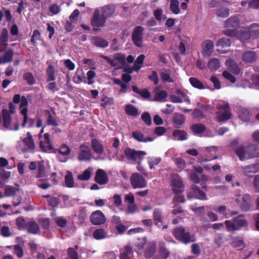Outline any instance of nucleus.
I'll use <instances>...</instances> for the list:
<instances>
[{
    "label": "nucleus",
    "mask_w": 259,
    "mask_h": 259,
    "mask_svg": "<svg viewBox=\"0 0 259 259\" xmlns=\"http://www.w3.org/2000/svg\"><path fill=\"white\" fill-rule=\"evenodd\" d=\"M235 154L241 161L259 156V147L254 144L246 146H239L235 150Z\"/></svg>",
    "instance_id": "1"
},
{
    "label": "nucleus",
    "mask_w": 259,
    "mask_h": 259,
    "mask_svg": "<svg viewBox=\"0 0 259 259\" xmlns=\"http://www.w3.org/2000/svg\"><path fill=\"white\" fill-rule=\"evenodd\" d=\"M228 232H234L240 230L248 226V221L245 215L239 214L235 217L232 221L226 220L224 222Z\"/></svg>",
    "instance_id": "2"
},
{
    "label": "nucleus",
    "mask_w": 259,
    "mask_h": 259,
    "mask_svg": "<svg viewBox=\"0 0 259 259\" xmlns=\"http://www.w3.org/2000/svg\"><path fill=\"white\" fill-rule=\"evenodd\" d=\"M172 234L178 241L184 244H188L196 241L195 235H191L184 227H179L174 229Z\"/></svg>",
    "instance_id": "3"
},
{
    "label": "nucleus",
    "mask_w": 259,
    "mask_h": 259,
    "mask_svg": "<svg viewBox=\"0 0 259 259\" xmlns=\"http://www.w3.org/2000/svg\"><path fill=\"white\" fill-rule=\"evenodd\" d=\"M240 21L237 17H231L228 19L225 23L226 29L224 33L229 36H234L237 34V29L239 27Z\"/></svg>",
    "instance_id": "4"
},
{
    "label": "nucleus",
    "mask_w": 259,
    "mask_h": 259,
    "mask_svg": "<svg viewBox=\"0 0 259 259\" xmlns=\"http://www.w3.org/2000/svg\"><path fill=\"white\" fill-rule=\"evenodd\" d=\"M236 196L238 198L235 199V201L239 205L240 208L242 211L248 212L253 209L251 196L249 194H244L242 197L240 194L237 195Z\"/></svg>",
    "instance_id": "5"
},
{
    "label": "nucleus",
    "mask_w": 259,
    "mask_h": 259,
    "mask_svg": "<svg viewBox=\"0 0 259 259\" xmlns=\"http://www.w3.org/2000/svg\"><path fill=\"white\" fill-rule=\"evenodd\" d=\"M216 108L218 110H223L224 112L218 111L216 113L217 119L219 122L226 121L231 118L232 114L230 112L231 109L228 103L220 104L217 105Z\"/></svg>",
    "instance_id": "6"
},
{
    "label": "nucleus",
    "mask_w": 259,
    "mask_h": 259,
    "mask_svg": "<svg viewBox=\"0 0 259 259\" xmlns=\"http://www.w3.org/2000/svg\"><path fill=\"white\" fill-rule=\"evenodd\" d=\"M125 157L128 160H133L137 162L138 160H142L146 154L143 151H137L134 149L129 147L126 148L123 152Z\"/></svg>",
    "instance_id": "7"
},
{
    "label": "nucleus",
    "mask_w": 259,
    "mask_h": 259,
    "mask_svg": "<svg viewBox=\"0 0 259 259\" xmlns=\"http://www.w3.org/2000/svg\"><path fill=\"white\" fill-rule=\"evenodd\" d=\"M106 20L107 19L103 17L102 14L100 15V10L96 9L91 21L93 29L97 31L100 28L103 27L105 25Z\"/></svg>",
    "instance_id": "8"
},
{
    "label": "nucleus",
    "mask_w": 259,
    "mask_h": 259,
    "mask_svg": "<svg viewBox=\"0 0 259 259\" xmlns=\"http://www.w3.org/2000/svg\"><path fill=\"white\" fill-rule=\"evenodd\" d=\"M130 182L134 189L143 188L147 186L145 179L138 172L133 173L130 177Z\"/></svg>",
    "instance_id": "9"
},
{
    "label": "nucleus",
    "mask_w": 259,
    "mask_h": 259,
    "mask_svg": "<svg viewBox=\"0 0 259 259\" xmlns=\"http://www.w3.org/2000/svg\"><path fill=\"white\" fill-rule=\"evenodd\" d=\"M144 29L141 26H136L132 34V39L135 46L138 47H142Z\"/></svg>",
    "instance_id": "10"
},
{
    "label": "nucleus",
    "mask_w": 259,
    "mask_h": 259,
    "mask_svg": "<svg viewBox=\"0 0 259 259\" xmlns=\"http://www.w3.org/2000/svg\"><path fill=\"white\" fill-rule=\"evenodd\" d=\"M187 198L190 200L197 199L201 200H206L208 199L205 193L196 186H194L192 187V191L187 194Z\"/></svg>",
    "instance_id": "11"
},
{
    "label": "nucleus",
    "mask_w": 259,
    "mask_h": 259,
    "mask_svg": "<svg viewBox=\"0 0 259 259\" xmlns=\"http://www.w3.org/2000/svg\"><path fill=\"white\" fill-rule=\"evenodd\" d=\"M90 220L91 223L94 225H101L105 223L106 218L101 210H98L92 213Z\"/></svg>",
    "instance_id": "12"
},
{
    "label": "nucleus",
    "mask_w": 259,
    "mask_h": 259,
    "mask_svg": "<svg viewBox=\"0 0 259 259\" xmlns=\"http://www.w3.org/2000/svg\"><path fill=\"white\" fill-rule=\"evenodd\" d=\"M213 47L214 44L212 40H205L201 44V54L205 57L210 56L212 54Z\"/></svg>",
    "instance_id": "13"
},
{
    "label": "nucleus",
    "mask_w": 259,
    "mask_h": 259,
    "mask_svg": "<svg viewBox=\"0 0 259 259\" xmlns=\"http://www.w3.org/2000/svg\"><path fill=\"white\" fill-rule=\"evenodd\" d=\"M95 181L100 185H105L109 182L106 172L102 169H98L96 172Z\"/></svg>",
    "instance_id": "14"
},
{
    "label": "nucleus",
    "mask_w": 259,
    "mask_h": 259,
    "mask_svg": "<svg viewBox=\"0 0 259 259\" xmlns=\"http://www.w3.org/2000/svg\"><path fill=\"white\" fill-rule=\"evenodd\" d=\"M116 10V5L113 4H110L104 5L101 8V13L103 17L106 19L111 17L115 13Z\"/></svg>",
    "instance_id": "15"
},
{
    "label": "nucleus",
    "mask_w": 259,
    "mask_h": 259,
    "mask_svg": "<svg viewBox=\"0 0 259 259\" xmlns=\"http://www.w3.org/2000/svg\"><path fill=\"white\" fill-rule=\"evenodd\" d=\"M124 201L128 203L127 211L129 213H134L137 210V207L135 202V197L133 193H129L125 196Z\"/></svg>",
    "instance_id": "16"
},
{
    "label": "nucleus",
    "mask_w": 259,
    "mask_h": 259,
    "mask_svg": "<svg viewBox=\"0 0 259 259\" xmlns=\"http://www.w3.org/2000/svg\"><path fill=\"white\" fill-rule=\"evenodd\" d=\"M171 186L172 191L176 194H179L184 191V185L180 178H175L173 179L171 181Z\"/></svg>",
    "instance_id": "17"
},
{
    "label": "nucleus",
    "mask_w": 259,
    "mask_h": 259,
    "mask_svg": "<svg viewBox=\"0 0 259 259\" xmlns=\"http://www.w3.org/2000/svg\"><path fill=\"white\" fill-rule=\"evenodd\" d=\"M242 60L247 63H252L256 61L257 54L253 51H246L242 55Z\"/></svg>",
    "instance_id": "18"
},
{
    "label": "nucleus",
    "mask_w": 259,
    "mask_h": 259,
    "mask_svg": "<svg viewBox=\"0 0 259 259\" xmlns=\"http://www.w3.org/2000/svg\"><path fill=\"white\" fill-rule=\"evenodd\" d=\"M91 146L94 152L97 154L101 155L104 152L103 145L99 140L96 139L91 140Z\"/></svg>",
    "instance_id": "19"
},
{
    "label": "nucleus",
    "mask_w": 259,
    "mask_h": 259,
    "mask_svg": "<svg viewBox=\"0 0 259 259\" xmlns=\"http://www.w3.org/2000/svg\"><path fill=\"white\" fill-rule=\"evenodd\" d=\"M133 256V250L131 245H126L120 249V259H131Z\"/></svg>",
    "instance_id": "20"
},
{
    "label": "nucleus",
    "mask_w": 259,
    "mask_h": 259,
    "mask_svg": "<svg viewBox=\"0 0 259 259\" xmlns=\"http://www.w3.org/2000/svg\"><path fill=\"white\" fill-rule=\"evenodd\" d=\"M14 52L13 49H9L4 53L3 56L0 57V64L11 63L13 58Z\"/></svg>",
    "instance_id": "21"
},
{
    "label": "nucleus",
    "mask_w": 259,
    "mask_h": 259,
    "mask_svg": "<svg viewBox=\"0 0 259 259\" xmlns=\"http://www.w3.org/2000/svg\"><path fill=\"white\" fill-rule=\"evenodd\" d=\"M172 121L175 127L180 128L185 123V117L182 114L175 113Z\"/></svg>",
    "instance_id": "22"
},
{
    "label": "nucleus",
    "mask_w": 259,
    "mask_h": 259,
    "mask_svg": "<svg viewBox=\"0 0 259 259\" xmlns=\"http://www.w3.org/2000/svg\"><path fill=\"white\" fill-rule=\"evenodd\" d=\"M27 232L32 234H36L39 232V227L34 221H30L27 223L26 228Z\"/></svg>",
    "instance_id": "23"
},
{
    "label": "nucleus",
    "mask_w": 259,
    "mask_h": 259,
    "mask_svg": "<svg viewBox=\"0 0 259 259\" xmlns=\"http://www.w3.org/2000/svg\"><path fill=\"white\" fill-rule=\"evenodd\" d=\"M231 245L234 248H239V250L243 249L245 246L243 237L239 236L233 237Z\"/></svg>",
    "instance_id": "24"
},
{
    "label": "nucleus",
    "mask_w": 259,
    "mask_h": 259,
    "mask_svg": "<svg viewBox=\"0 0 259 259\" xmlns=\"http://www.w3.org/2000/svg\"><path fill=\"white\" fill-rule=\"evenodd\" d=\"M156 242L152 241L149 243L145 252V257L147 258L152 257L156 251Z\"/></svg>",
    "instance_id": "25"
},
{
    "label": "nucleus",
    "mask_w": 259,
    "mask_h": 259,
    "mask_svg": "<svg viewBox=\"0 0 259 259\" xmlns=\"http://www.w3.org/2000/svg\"><path fill=\"white\" fill-rule=\"evenodd\" d=\"M3 126L5 128H8L11 123V116L7 109H3L2 110Z\"/></svg>",
    "instance_id": "26"
},
{
    "label": "nucleus",
    "mask_w": 259,
    "mask_h": 259,
    "mask_svg": "<svg viewBox=\"0 0 259 259\" xmlns=\"http://www.w3.org/2000/svg\"><path fill=\"white\" fill-rule=\"evenodd\" d=\"M174 139L178 141H184L187 139V133L184 130H175L172 132Z\"/></svg>",
    "instance_id": "27"
},
{
    "label": "nucleus",
    "mask_w": 259,
    "mask_h": 259,
    "mask_svg": "<svg viewBox=\"0 0 259 259\" xmlns=\"http://www.w3.org/2000/svg\"><path fill=\"white\" fill-rule=\"evenodd\" d=\"M91 42L96 47L106 48L108 46V42L106 40L100 37H93Z\"/></svg>",
    "instance_id": "28"
},
{
    "label": "nucleus",
    "mask_w": 259,
    "mask_h": 259,
    "mask_svg": "<svg viewBox=\"0 0 259 259\" xmlns=\"http://www.w3.org/2000/svg\"><path fill=\"white\" fill-rule=\"evenodd\" d=\"M92 156L91 150H82L79 152L77 159L80 161H90L92 158Z\"/></svg>",
    "instance_id": "29"
},
{
    "label": "nucleus",
    "mask_w": 259,
    "mask_h": 259,
    "mask_svg": "<svg viewBox=\"0 0 259 259\" xmlns=\"http://www.w3.org/2000/svg\"><path fill=\"white\" fill-rule=\"evenodd\" d=\"M241 168L244 175L248 177H251L252 174L257 172L254 164L242 166Z\"/></svg>",
    "instance_id": "30"
},
{
    "label": "nucleus",
    "mask_w": 259,
    "mask_h": 259,
    "mask_svg": "<svg viewBox=\"0 0 259 259\" xmlns=\"http://www.w3.org/2000/svg\"><path fill=\"white\" fill-rule=\"evenodd\" d=\"M153 220L156 225H161L162 223V211L159 208L154 209L153 214Z\"/></svg>",
    "instance_id": "31"
},
{
    "label": "nucleus",
    "mask_w": 259,
    "mask_h": 259,
    "mask_svg": "<svg viewBox=\"0 0 259 259\" xmlns=\"http://www.w3.org/2000/svg\"><path fill=\"white\" fill-rule=\"evenodd\" d=\"M47 74V82H50L55 81L56 79L55 71L54 67L53 65L51 64L48 66L46 70Z\"/></svg>",
    "instance_id": "32"
},
{
    "label": "nucleus",
    "mask_w": 259,
    "mask_h": 259,
    "mask_svg": "<svg viewBox=\"0 0 259 259\" xmlns=\"http://www.w3.org/2000/svg\"><path fill=\"white\" fill-rule=\"evenodd\" d=\"M25 145L31 150H34L35 148V144L33 140L32 136L30 132L27 133V137L22 140Z\"/></svg>",
    "instance_id": "33"
},
{
    "label": "nucleus",
    "mask_w": 259,
    "mask_h": 259,
    "mask_svg": "<svg viewBox=\"0 0 259 259\" xmlns=\"http://www.w3.org/2000/svg\"><path fill=\"white\" fill-rule=\"evenodd\" d=\"M191 130L194 134L200 135L204 132L206 128L205 126L201 123H196L191 125Z\"/></svg>",
    "instance_id": "34"
},
{
    "label": "nucleus",
    "mask_w": 259,
    "mask_h": 259,
    "mask_svg": "<svg viewBox=\"0 0 259 259\" xmlns=\"http://www.w3.org/2000/svg\"><path fill=\"white\" fill-rule=\"evenodd\" d=\"M250 34L251 37L252 38H256L259 37V24L257 23H253L250 25L248 29Z\"/></svg>",
    "instance_id": "35"
},
{
    "label": "nucleus",
    "mask_w": 259,
    "mask_h": 259,
    "mask_svg": "<svg viewBox=\"0 0 259 259\" xmlns=\"http://www.w3.org/2000/svg\"><path fill=\"white\" fill-rule=\"evenodd\" d=\"M57 152L63 156H67L70 155L71 150L68 145L66 144H63L61 145L59 149H55L54 153H56Z\"/></svg>",
    "instance_id": "36"
},
{
    "label": "nucleus",
    "mask_w": 259,
    "mask_h": 259,
    "mask_svg": "<svg viewBox=\"0 0 259 259\" xmlns=\"http://www.w3.org/2000/svg\"><path fill=\"white\" fill-rule=\"evenodd\" d=\"M239 118L243 121H248L250 119V113L249 111L246 108H242L239 111Z\"/></svg>",
    "instance_id": "37"
},
{
    "label": "nucleus",
    "mask_w": 259,
    "mask_h": 259,
    "mask_svg": "<svg viewBox=\"0 0 259 259\" xmlns=\"http://www.w3.org/2000/svg\"><path fill=\"white\" fill-rule=\"evenodd\" d=\"M46 116H47V122L48 125H52L54 126H58L59 124L57 120L52 116L51 112L49 110H45Z\"/></svg>",
    "instance_id": "38"
},
{
    "label": "nucleus",
    "mask_w": 259,
    "mask_h": 259,
    "mask_svg": "<svg viewBox=\"0 0 259 259\" xmlns=\"http://www.w3.org/2000/svg\"><path fill=\"white\" fill-rule=\"evenodd\" d=\"M40 148L42 152H48L51 150L54 151L51 141H40Z\"/></svg>",
    "instance_id": "39"
},
{
    "label": "nucleus",
    "mask_w": 259,
    "mask_h": 259,
    "mask_svg": "<svg viewBox=\"0 0 259 259\" xmlns=\"http://www.w3.org/2000/svg\"><path fill=\"white\" fill-rule=\"evenodd\" d=\"M125 112L127 115L134 117L139 114L138 109L132 104H128L125 106Z\"/></svg>",
    "instance_id": "40"
},
{
    "label": "nucleus",
    "mask_w": 259,
    "mask_h": 259,
    "mask_svg": "<svg viewBox=\"0 0 259 259\" xmlns=\"http://www.w3.org/2000/svg\"><path fill=\"white\" fill-rule=\"evenodd\" d=\"M93 236L96 240H101L106 238V233L104 229H97L93 232Z\"/></svg>",
    "instance_id": "41"
},
{
    "label": "nucleus",
    "mask_w": 259,
    "mask_h": 259,
    "mask_svg": "<svg viewBox=\"0 0 259 259\" xmlns=\"http://www.w3.org/2000/svg\"><path fill=\"white\" fill-rule=\"evenodd\" d=\"M147 242V239L146 237H142L141 238H139L138 241L135 243V246L138 249L137 253L138 254H141L144 248V246Z\"/></svg>",
    "instance_id": "42"
},
{
    "label": "nucleus",
    "mask_w": 259,
    "mask_h": 259,
    "mask_svg": "<svg viewBox=\"0 0 259 259\" xmlns=\"http://www.w3.org/2000/svg\"><path fill=\"white\" fill-rule=\"evenodd\" d=\"M220 61L217 58H213L210 60L207 64L208 68L211 71H216L220 67Z\"/></svg>",
    "instance_id": "43"
},
{
    "label": "nucleus",
    "mask_w": 259,
    "mask_h": 259,
    "mask_svg": "<svg viewBox=\"0 0 259 259\" xmlns=\"http://www.w3.org/2000/svg\"><path fill=\"white\" fill-rule=\"evenodd\" d=\"M217 46L218 47L229 48L231 45V41L229 38L223 37L219 39L217 42Z\"/></svg>",
    "instance_id": "44"
},
{
    "label": "nucleus",
    "mask_w": 259,
    "mask_h": 259,
    "mask_svg": "<svg viewBox=\"0 0 259 259\" xmlns=\"http://www.w3.org/2000/svg\"><path fill=\"white\" fill-rule=\"evenodd\" d=\"M65 183L66 187L68 188H72L74 186V179L73 178L72 173L70 171H68L65 177Z\"/></svg>",
    "instance_id": "45"
},
{
    "label": "nucleus",
    "mask_w": 259,
    "mask_h": 259,
    "mask_svg": "<svg viewBox=\"0 0 259 259\" xmlns=\"http://www.w3.org/2000/svg\"><path fill=\"white\" fill-rule=\"evenodd\" d=\"M189 81L191 84L195 88L198 89H204V86L202 82L194 77H191L189 78Z\"/></svg>",
    "instance_id": "46"
},
{
    "label": "nucleus",
    "mask_w": 259,
    "mask_h": 259,
    "mask_svg": "<svg viewBox=\"0 0 259 259\" xmlns=\"http://www.w3.org/2000/svg\"><path fill=\"white\" fill-rule=\"evenodd\" d=\"M170 10L175 14H178L180 12L179 2L178 0H171L170 2Z\"/></svg>",
    "instance_id": "47"
},
{
    "label": "nucleus",
    "mask_w": 259,
    "mask_h": 259,
    "mask_svg": "<svg viewBox=\"0 0 259 259\" xmlns=\"http://www.w3.org/2000/svg\"><path fill=\"white\" fill-rule=\"evenodd\" d=\"M16 225L18 230H24L26 228L27 223L23 217H19L16 219Z\"/></svg>",
    "instance_id": "48"
},
{
    "label": "nucleus",
    "mask_w": 259,
    "mask_h": 259,
    "mask_svg": "<svg viewBox=\"0 0 259 259\" xmlns=\"http://www.w3.org/2000/svg\"><path fill=\"white\" fill-rule=\"evenodd\" d=\"M159 254L162 259H167L170 255V252L164 244H163L159 247Z\"/></svg>",
    "instance_id": "49"
},
{
    "label": "nucleus",
    "mask_w": 259,
    "mask_h": 259,
    "mask_svg": "<svg viewBox=\"0 0 259 259\" xmlns=\"http://www.w3.org/2000/svg\"><path fill=\"white\" fill-rule=\"evenodd\" d=\"M18 189L11 186L7 185L5 188V195L7 197H10L15 195Z\"/></svg>",
    "instance_id": "50"
},
{
    "label": "nucleus",
    "mask_w": 259,
    "mask_h": 259,
    "mask_svg": "<svg viewBox=\"0 0 259 259\" xmlns=\"http://www.w3.org/2000/svg\"><path fill=\"white\" fill-rule=\"evenodd\" d=\"M167 96V92L165 91L161 90L155 94L154 98L155 101L164 102L165 101V99Z\"/></svg>",
    "instance_id": "51"
},
{
    "label": "nucleus",
    "mask_w": 259,
    "mask_h": 259,
    "mask_svg": "<svg viewBox=\"0 0 259 259\" xmlns=\"http://www.w3.org/2000/svg\"><path fill=\"white\" fill-rule=\"evenodd\" d=\"M67 254L68 257H66L65 259H79L77 251L75 249H73V247H69L67 249Z\"/></svg>",
    "instance_id": "52"
},
{
    "label": "nucleus",
    "mask_w": 259,
    "mask_h": 259,
    "mask_svg": "<svg viewBox=\"0 0 259 259\" xmlns=\"http://www.w3.org/2000/svg\"><path fill=\"white\" fill-rule=\"evenodd\" d=\"M143 121L148 126L152 124V119L150 113L148 112H144L141 117Z\"/></svg>",
    "instance_id": "53"
},
{
    "label": "nucleus",
    "mask_w": 259,
    "mask_h": 259,
    "mask_svg": "<svg viewBox=\"0 0 259 259\" xmlns=\"http://www.w3.org/2000/svg\"><path fill=\"white\" fill-rule=\"evenodd\" d=\"M113 58L117 61L122 67L125 65V56L124 55L121 53H116L114 55Z\"/></svg>",
    "instance_id": "54"
},
{
    "label": "nucleus",
    "mask_w": 259,
    "mask_h": 259,
    "mask_svg": "<svg viewBox=\"0 0 259 259\" xmlns=\"http://www.w3.org/2000/svg\"><path fill=\"white\" fill-rule=\"evenodd\" d=\"M23 79L26 80L29 85H33L35 83V78L31 72H26L23 75Z\"/></svg>",
    "instance_id": "55"
},
{
    "label": "nucleus",
    "mask_w": 259,
    "mask_h": 259,
    "mask_svg": "<svg viewBox=\"0 0 259 259\" xmlns=\"http://www.w3.org/2000/svg\"><path fill=\"white\" fill-rule=\"evenodd\" d=\"M47 177L46 167L42 163H39L38 167V172L36 175L37 178H42Z\"/></svg>",
    "instance_id": "56"
},
{
    "label": "nucleus",
    "mask_w": 259,
    "mask_h": 259,
    "mask_svg": "<svg viewBox=\"0 0 259 259\" xmlns=\"http://www.w3.org/2000/svg\"><path fill=\"white\" fill-rule=\"evenodd\" d=\"M214 241L215 244L217 245L218 248L221 247L224 242L223 235L221 233H217L215 234L214 237Z\"/></svg>",
    "instance_id": "57"
},
{
    "label": "nucleus",
    "mask_w": 259,
    "mask_h": 259,
    "mask_svg": "<svg viewBox=\"0 0 259 259\" xmlns=\"http://www.w3.org/2000/svg\"><path fill=\"white\" fill-rule=\"evenodd\" d=\"M49 206L53 208L57 207L60 203V200L58 197L52 196L51 198L48 200Z\"/></svg>",
    "instance_id": "58"
},
{
    "label": "nucleus",
    "mask_w": 259,
    "mask_h": 259,
    "mask_svg": "<svg viewBox=\"0 0 259 259\" xmlns=\"http://www.w3.org/2000/svg\"><path fill=\"white\" fill-rule=\"evenodd\" d=\"M9 40L8 31L6 28H3L2 30V33L0 35V41L3 42L5 45H8Z\"/></svg>",
    "instance_id": "59"
},
{
    "label": "nucleus",
    "mask_w": 259,
    "mask_h": 259,
    "mask_svg": "<svg viewBox=\"0 0 259 259\" xmlns=\"http://www.w3.org/2000/svg\"><path fill=\"white\" fill-rule=\"evenodd\" d=\"M91 177V171L89 169H87L82 174L78 175L77 178L79 180L87 181L90 179Z\"/></svg>",
    "instance_id": "60"
},
{
    "label": "nucleus",
    "mask_w": 259,
    "mask_h": 259,
    "mask_svg": "<svg viewBox=\"0 0 259 259\" xmlns=\"http://www.w3.org/2000/svg\"><path fill=\"white\" fill-rule=\"evenodd\" d=\"M41 228L44 230H47L50 226V221L49 218H41L38 220Z\"/></svg>",
    "instance_id": "61"
},
{
    "label": "nucleus",
    "mask_w": 259,
    "mask_h": 259,
    "mask_svg": "<svg viewBox=\"0 0 259 259\" xmlns=\"http://www.w3.org/2000/svg\"><path fill=\"white\" fill-rule=\"evenodd\" d=\"M55 222L58 227L64 228L67 226V221L63 217H57L55 219Z\"/></svg>",
    "instance_id": "62"
},
{
    "label": "nucleus",
    "mask_w": 259,
    "mask_h": 259,
    "mask_svg": "<svg viewBox=\"0 0 259 259\" xmlns=\"http://www.w3.org/2000/svg\"><path fill=\"white\" fill-rule=\"evenodd\" d=\"M222 75L223 77L226 79L229 80L232 83L236 82L235 77L231 74L229 71L225 70L223 72Z\"/></svg>",
    "instance_id": "63"
},
{
    "label": "nucleus",
    "mask_w": 259,
    "mask_h": 259,
    "mask_svg": "<svg viewBox=\"0 0 259 259\" xmlns=\"http://www.w3.org/2000/svg\"><path fill=\"white\" fill-rule=\"evenodd\" d=\"M40 38V31L36 29L33 31V34L31 36L30 41L31 42L35 45L36 44V40H39Z\"/></svg>",
    "instance_id": "64"
}]
</instances>
